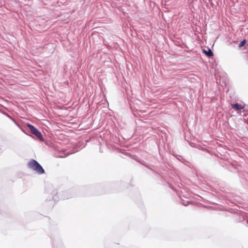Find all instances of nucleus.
Returning a JSON list of instances; mask_svg holds the SVG:
<instances>
[{
    "mask_svg": "<svg viewBox=\"0 0 248 248\" xmlns=\"http://www.w3.org/2000/svg\"><path fill=\"white\" fill-rule=\"evenodd\" d=\"M231 106L233 109L236 110H241L244 108V106L238 103L231 104Z\"/></svg>",
    "mask_w": 248,
    "mask_h": 248,
    "instance_id": "3",
    "label": "nucleus"
},
{
    "mask_svg": "<svg viewBox=\"0 0 248 248\" xmlns=\"http://www.w3.org/2000/svg\"><path fill=\"white\" fill-rule=\"evenodd\" d=\"M27 127L31 130V133L38 138L41 141H44L42 135L34 126L30 124H27Z\"/></svg>",
    "mask_w": 248,
    "mask_h": 248,
    "instance_id": "2",
    "label": "nucleus"
},
{
    "mask_svg": "<svg viewBox=\"0 0 248 248\" xmlns=\"http://www.w3.org/2000/svg\"><path fill=\"white\" fill-rule=\"evenodd\" d=\"M246 44V40H244L243 41H241L240 42V43L239 44V46L240 47H242V46H245Z\"/></svg>",
    "mask_w": 248,
    "mask_h": 248,
    "instance_id": "5",
    "label": "nucleus"
},
{
    "mask_svg": "<svg viewBox=\"0 0 248 248\" xmlns=\"http://www.w3.org/2000/svg\"><path fill=\"white\" fill-rule=\"evenodd\" d=\"M203 52L206 54V55L209 57H211L213 56V53L211 50V49H209L207 51L205 50H203Z\"/></svg>",
    "mask_w": 248,
    "mask_h": 248,
    "instance_id": "4",
    "label": "nucleus"
},
{
    "mask_svg": "<svg viewBox=\"0 0 248 248\" xmlns=\"http://www.w3.org/2000/svg\"><path fill=\"white\" fill-rule=\"evenodd\" d=\"M28 167L41 174L45 173V170L34 159L31 160L28 164Z\"/></svg>",
    "mask_w": 248,
    "mask_h": 248,
    "instance_id": "1",
    "label": "nucleus"
}]
</instances>
